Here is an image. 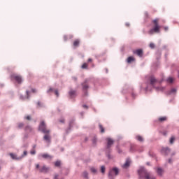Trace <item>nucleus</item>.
I'll list each match as a JSON object with an SVG mask.
<instances>
[{
  "label": "nucleus",
  "mask_w": 179,
  "mask_h": 179,
  "mask_svg": "<svg viewBox=\"0 0 179 179\" xmlns=\"http://www.w3.org/2000/svg\"><path fill=\"white\" fill-rule=\"evenodd\" d=\"M131 164V160L127 159L124 164L122 165L123 169H128V166Z\"/></svg>",
  "instance_id": "14"
},
{
  "label": "nucleus",
  "mask_w": 179,
  "mask_h": 179,
  "mask_svg": "<svg viewBox=\"0 0 179 179\" xmlns=\"http://www.w3.org/2000/svg\"><path fill=\"white\" fill-rule=\"evenodd\" d=\"M92 58L88 59V62H92Z\"/></svg>",
  "instance_id": "43"
},
{
  "label": "nucleus",
  "mask_w": 179,
  "mask_h": 179,
  "mask_svg": "<svg viewBox=\"0 0 179 179\" xmlns=\"http://www.w3.org/2000/svg\"><path fill=\"white\" fill-rule=\"evenodd\" d=\"M72 78H73V80H74L75 82H76L78 80V78H76L75 76L73 77Z\"/></svg>",
  "instance_id": "38"
},
{
  "label": "nucleus",
  "mask_w": 179,
  "mask_h": 179,
  "mask_svg": "<svg viewBox=\"0 0 179 179\" xmlns=\"http://www.w3.org/2000/svg\"><path fill=\"white\" fill-rule=\"evenodd\" d=\"M176 92H177V90L175 88L171 90V93H176Z\"/></svg>",
  "instance_id": "32"
},
{
  "label": "nucleus",
  "mask_w": 179,
  "mask_h": 179,
  "mask_svg": "<svg viewBox=\"0 0 179 179\" xmlns=\"http://www.w3.org/2000/svg\"><path fill=\"white\" fill-rule=\"evenodd\" d=\"M55 166L56 167H59V166H61V162L60 161H57L55 163Z\"/></svg>",
  "instance_id": "26"
},
{
  "label": "nucleus",
  "mask_w": 179,
  "mask_h": 179,
  "mask_svg": "<svg viewBox=\"0 0 179 179\" xmlns=\"http://www.w3.org/2000/svg\"><path fill=\"white\" fill-rule=\"evenodd\" d=\"M76 94V92L71 90L69 92L70 96H75V94Z\"/></svg>",
  "instance_id": "29"
},
{
  "label": "nucleus",
  "mask_w": 179,
  "mask_h": 179,
  "mask_svg": "<svg viewBox=\"0 0 179 179\" xmlns=\"http://www.w3.org/2000/svg\"><path fill=\"white\" fill-rule=\"evenodd\" d=\"M40 157H43V159H48L49 160H51L52 159V157L48 154H41L40 155Z\"/></svg>",
  "instance_id": "11"
},
{
  "label": "nucleus",
  "mask_w": 179,
  "mask_h": 179,
  "mask_svg": "<svg viewBox=\"0 0 179 179\" xmlns=\"http://www.w3.org/2000/svg\"><path fill=\"white\" fill-rule=\"evenodd\" d=\"M158 121H159V122H164V121H167V117H159Z\"/></svg>",
  "instance_id": "19"
},
{
  "label": "nucleus",
  "mask_w": 179,
  "mask_h": 179,
  "mask_svg": "<svg viewBox=\"0 0 179 179\" xmlns=\"http://www.w3.org/2000/svg\"><path fill=\"white\" fill-rule=\"evenodd\" d=\"M157 173L158 176H163V173H164V171H163L162 169V168H157Z\"/></svg>",
  "instance_id": "15"
},
{
  "label": "nucleus",
  "mask_w": 179,
  "mask_h": 179,
  "mask_svg": "<svg viewBox=\"0 0 179 179\" xmlns=\"http://www.w3.org/2000/svg\"><path fill=\"white\" fill-rule=\"evenodd\" d=\"M174 141H176V138L172 136L170 139V143L172 145V143H174Z\"/></svg>",
  "instance_id": "27"
},
{
  "label": "nucleus",
  "mask_w": 179,
  "mask_h": 179,
  "mask_svg": "<svg viewBox=\"0 0 179 179\" xmlns=\"http://www.w3.org/2000/svg\"><path fill=\"white\" fill-rule=\"evenodd\" d=\"M10 156L11 158H13V160H20L21 159H23L24 156H27V151H24L23 155L22 157H17V156L13 153H10Z\"/></svg>",
  "instance_id": "6"
},
{
  "label": "nucleus",
  "mask_w": 179,
  "mask_h": 179,
  "mask_svg": "<svg viewBox=\"0 0 179 179\" xmlns=\"http://www.w3.org/2000/svg\"><path fill=\"white\" fill-rule=\"evenodd\" d=\"M30 92H29V91H27V96H29V94Z\"/></svg>",
  "instance_id": "45"
},
{
  "label": "nucleus",
  "mask_w": 179,
  "mask_h": 179,
  "mask_svg": "<svg viewBox=\"0 0 179 179\" xmlns=\"http://www.w3.org/2000/svg\"><path fill=\"white\" fill-rule=\"evenodd\" d=\"M149 82H150V85H151V86H152V87H155V85L156 83H157V80L155 78V76H151L149 78Z\"/></svg>",
  "instance_id": "7"
},
{
  "label": "nucleus",
  "mask_w": 179,
  "mask_h": 179,
  "mask_svg": "<svg viewBox=\"0 0 179 179\" xmlns=\"http://www.w3.org/2000/svg\"><path fill=\"white\" fill-rule=\"evenodd\" d=\"M83 90H87V89H89V84L87 83V80H86L83 84Z\"/></svg>",
  "instance_id": "12"
},
{
  "label": "nucleus",
  "mask_w": 179,
  "mask_h": 179,
  "mask_svg": "<svg viewBox=\"0 0 179 179\" xmlns=\"http://www.w3.org/2000/svg\"><path fill=\"white\" fill-rule=\"evenodd\" d=\"M107 149H110L114 145V140L113 138H107Z\"/></svg>",
  "instance_id": "9"
},
{
  "label": "nucleus",
  "mask_w": 179,
  "mask_h": 179,
  "mask_svg": "<svg viewBox=\"0 0 179 179\" xmlns=\"http://www.w3.org/2000/svg\"><path fill=\"white\" fill-rule=\"evenodd\" d=\"M10 78L11 80H15L17 83L20 84L23 82V78H22V76L17 74H12Z\"/></svg>",
  "instance_id": "4"
},
{
  "label": "nucleus",
  "mask_w": 179,
  "mask_h": 179,
  "mask_svg": "<svg viewBox=\"0 0 179 179\" xmlns=\"http://www.w3.org/2000/svg\"><path fill=\"white\" fill-rule=\"evenodd\" d=\"M25 120H27L28 121H30V120H31V117L29 115H28V116L25 117Z\"/></svg>",
  "instance_id": "34"
},
{
  "label": "nucleus",
  "mask_w": 179,
  "mask_h": 179,
  "mask_svg": "<svg viewBox=\"0 0 179 179\" xmlns=\"http://www.w3.org/2000/svg\"><path fill=\"white\" fill-rule=\"evenodd\" d=\"M24 127V124L22 122H20L17 124V128L18 129H22Z\"/></svg>",
  "instance_id": "21"
},
{
  "label": "nucleus",
  "mask_w": 179,
  "mask_h": 179,
  "mask_svg": "<svg viewBox=\"0 0 179 179\" xmlns=\"http://www.w3.org/2000/svg\"><path fill=\"white\" fill-rule=\"evenodd\" d=\"M178 78H179V71H178Z\"/></svg>",
  "instance_id": "52"
},
{
  "label": "nucleus",
  "mask_w": 179,
  "mask_h": 179,
  "mask_svg": "<svg viewBox=\"0 0 179 179\" xmlns=\"http://www.w3.org/2000/svg\"><path fill=\"white\" fill-rule=\"evenodd\" d=\"M55 94L57 96V97H59V92H58V90H55Z\"/></svg>",
  "instance_id": "31"
},
{
  "label": "nucleus",
  "mask_w": 179,
  "mask_h": 179,
  "mask_svg": "<svg viewBox=\"0 0 179 179\" xmlns=\"http://www.w3.org/2000/svg\"><path fill=\"white\" fill-rule=\"evenodd\" d=\"M83 176L85 178H87V176H89V174L87 173V172L85 171L83 173Z\"/></svg>",
  "instance_id": "30"
},
{
  "label": "nucleus",
  "mask_w": 179,
  "mask_h": 179,
  "mask_svg": "<svg viewBox=\"0 0 179 179\" xmlns=\"http://www.w3.org/2000/svg\"><path fill=\"white\" fill-rule=\"evenodd\" d=\"M38 106L40 107L41 106V103L40 102H38Z\"/></svg>",
  "instance_id": "46"
},
{
  "label": "nucleus",
  "mask_w": 179,
  "mask_h": 179,
  "mask_svg": "<svg viewBox=\"0 0 179 179\" xmlns=\"http://www.w3.org/2000/svg\"><path fill=\"white\" fill-rule=\"evenodd\" d=\"M162 153H163L165 155H167L170 153V150L169 148H164L162 149Z\"/></svg>",
  "instance_id": "13"
},
{
  "label": "nucleus",
  "mask_w": 179,
  "mask_h": 179,
  "mask_svg": "<svg viewBox=\"0 0 179 179\" xmlns=\"http://www.w3.org/2000/svg\"><path fill=\"white\" fill-rule=\"evenodd\" d=\"M24 129L26 132H30L31 131V127L30 126H27Z\"/></svg>",
  "instance_id": "25"
},
{
  "label": "nucleus",
  "mask_w": 179,
  "mask_h": 179,
  "mask_svg": "<svg viewBox=\"0 0 179 179\" xmlns=\"http://www.w3.org/2000/svg\"><path fill=\"white\" fill-rule=\"evenodd\" d=\"M101 172L102 173V174H104V173H106V166H101Z\"/></svg>",
  "instance_id": "24"
},
{
  "label": "nucleus",
  "mask_w": 179,
  "mask_h": 179,
  "mask_svg": "<svg viewBox=\"0 0 179 179\" xmlns=\"http://www.w3.org/2000/svg\"><path fill=\"white\" fill-rule=\"evenodd\" d=\"M65 40H66V37L64 36Z\"/></svg>",
  "instance_id": "49"
},
{
  "label": "nucleus",
  "mask_w": 179,
  "mask_h": 179,
  "mask_svg": "<svg viewBox=\"0 0 179 179\" xmlns=\"http://www.w3.org/2000/svg\"><path fill=\"white\" fill-rule=\"evenodd\" d=\"M60 122H62V124H64V122H65V120L64 119H62L59 120Z\"/></svg>",
  "instance_id": "40"
},
{
  "label": "nucleus",
  "mask_w": 179,
  "mask_h": 179,
  "mask_svg": "<svg viewBox=\"0 0 179 179\" xmlns=\"http://www.w3.org/2000/svg\"><path fill=\"white\" fill-rule=\"evenodd\" d=\"M80 43V41L78 39L74 41L73 43V47H75V48L79 47Z\"/></svg>",
  "instance_id": "17"
},
{
  "label": "nucleus",
  "mask_w": 179,
  "mask_h": 179,
  "mask_svg": "<svg viewBox=\"0 0 179 179\" xmlns=\"http://www.w3.org/2000/svg\"><path fill=\"white\" fill-rule=\"evenodd\" d=\"M83 108H88L87 106H86V105H83Z\"/></svg>",
  "instance_id": "41"
},
{
  "label": "nucleus",
  "mask_w": 179,
  "mask_h": 179,
  "mask_svg": "<svg viewBox=\"0 0 179 179\" xmlns=\"http://www.w3.org/2000/svg\"><path fill=\"white\" fill-rule=\"evenodd\" d=\"M134 54H136L138 57H142L143 55V50L142 49H138L133 51Z\"/></svg>",
  "instance_id": "10"
},
{
  "label": "nucleus",
  "mask_w": 179,
  "mask_h": 179,
  "mask_svg": "<svg viewBox=\"0 0 179 179\" xmlns=\"http://www.w3.org/2000/svg\"><path fill=\"white\" fill-rule=\"evenodd\" d=\"M166 82L168 83H173L174 82V78L173 77H169L167 79H166Z\"/></svg>",
  "instance_id": "18"
},
{
  "label": "nucleus",
  "mask_w": 179,
  "mask_h": 179,
  "mask_svg": "<svg viewBox=\"0 0 179 179\" xmlns=\"http://www.w3.org/2000/svg\"><path fill=\"white\" fill-rule=\"evenodd\" d=\"M54 179H58V175H55Z\"/></svg>",
  "instance_id": "42"
},
{
  "label": "nucleus",
  "mask_w": 179,
  "mask_h": 179,
  "mask_svg": "<svg viewBox=\"0 0 179 179\" xmlns=\"http://www.w3.org/2000/svg\"><path fill=\"white\" fill-rule=\"evenodd\" d=\"M99 129H100L101 133L104 134L105 129H104V127H103V125L99 124Z\"/></svg>",
  "instance_id": "22"
},
{
  "label": "nucleus",
  "mask_w": 179,
  "mask_h": 179,
  "mask_svg": "<svg viewBox=\"0 0 179 179\" xmlns=\"http://www.w3.org/2000/svg\"><path fill=\"white\" fill-rule=\"evenodd\" d=\"M134 61H135V57H129L127 58V64H131V62H134Z\"/></svg>",
  "instance_id": "16"
},
{
  "label": "nucleus",
  "mask_w": 179,
  "mask_h": 179,
  "mask_svg": "<svg viewBox=\"0 0 179 179\" xmlns=\"http://www.w3.org/2000/svg\"><path fill=\"white\" fill-rule=\"evenodd\" d=\"M32 93H36V90H31Z\"/></svg>",
  "instance_id": "44"
},
{
  "label": "nucleus",
  "mask_w": 179,
  "mask_h": 179,
  "mask_svg": "<svg viewBox=\"0 0 179 179\" xmlns=\"http://www.w3.org/2000/svg\"><path fill=\"white\" fill-rule=\"evenodd\" d=\"M159 22H160V19L156 18L152 21V24H154L152 29L148 31V34H155V33H160V29L162 27L159 24Z\"/></svg>",
  "instance_id": "2"
},
{
  "label": "nucleus",
  "mask_w": 179,
  "mask_h": 179,
  "mask_svg": "<svg viewBox=\"0 0 179 179\" xmlns=\"http://www.w3.org/2000/svg\"><path fill=\"white\" fill-rule=\"evenodd\" d=\"M36 168L38 170L40 173H48L50 171V168L47 167L46 166H43L40 167V164H37L36 165Z\"/></svg>",
  "instance_id": "5"
},
{
  "label": "nucleus",
  "mask_w": 179,
  "mask_h": 179,
  "mask_svg": "<svg viewBox=\"0 0 179 179\" xmlns=\"http://www.w3.org/2000/svg\"><path fill=\"white\" fill-rule=\"evenodd\" d=\"M169 163H171V159H169Z\"/></svg>",
  "instance_id": "48"
},
{
  "label": "nucleus",
  "mask_w": 179,
  "mask_h": 179,
  "mask_svg": "<svg viewBox=\"0 0 179 179\" xmlns=\"http://www.w3.org/2000/svg\"><path fill=\"white\" fill-rule=\"evenodd\" d=\"M88 66H89V64H87V63H83L81 68H82V69H87Z\"/></svg>",
  "instance_id": "23"
},
{
  "label": "nucleus",
  "mask_w": 179,
  "mask_h": 179,
  "mask_svg": "<svg viewBox=\"0 0 179 179\" xmlns=\"http://www.w3.org/2000/svg\"><path fill=\"white\" fill-rule=\"evenodd\" d=\"M39 130L42 131L43 134H47L44 136L43 139L48 143L51 142V136H50V130L47 129V125L45 124V122L44 121H42L39 125Z\"/></svg>",
  "instance_id": "1"
},
{
  "label": "nucleus",
  "mask_w": 179,
  "mask_h": 179,
  "mask_svg": "<svg viewBox=\"0 0 179 179\" xmlns=\"http://www.w3.org/2000/svg\"><path fill=\"white\" fill-rule=\"evenodd\" d=\"M85 96H87V92H85Z\"/></svg>",
  "instance_id": "47"
},
{
  "label": "nucleus",
  "mask_w": 179,
  "mask_h": 179,
  "mask_svg": "<svg viewBox=\"0 0 179 179\" xmlns=\"http://www.w3.org/2000/svg\"><path fill=\"white\" fill-rule=\"evenodd\" d=\"M155 89L157 90H164V88H163V87H156Z\"/></svg>",
  "instance_id": "36"
},
{
  "label": "nucleus",
  "mask_w": 179,
  "mask_h": 179,
  "mask_svg": "<svg viewBox=\"0 0 179 179\" xmlns=\"http://www.w3.org/2000/svg\"><path fill=\"white\" fill-rule=\"evenodd\" d=\"M147 164H149V163H147Z\"/></svg>",
  "instance_id": "54"
},
{
  "label": "nucleus",
  "mask_w": 179,
  "mask_h": 179,
  "mask_svg": "<svg viewBox=\"0 0 179 179\" xmlns=\"http://www.w3.org/2000/svg\"><path fill=\"white\" fill-rule=\"evenodd\" d=\"M164 29L165 30V31H167V30H169V27H164Z\"/></svg>",
  "instance_id": "39"
},
{
  "label": "nucleus",
  "mask_w": 179,
  "mask_h": 179,
  "mask_svg": "<svg viewBox=\"0 0 179 179\" xmlns=\"http://www.w3.org/2000/svg\"><path fill=\"white\" fill-rule=\"evenodd\" d=\"M138 174L141 178L142 177H144L145 179H156L155 177L152 176L150 173H148V171L143 167L140 168Z\"/></svg>",
  "instance_id": "3"
},
{
  "label": "nucleus",
  "mask_w": 179,
  "mask_h": 179,
  "mask_svg": "<svg viewBox=\"0 0 179 179\" xmlns=\"http://www.w3.org/2000/svg\"><path fill=\"white\" fill-rule=\"evenodd\" d=\"M114 176H118V169L117 168H113L109 171V177H114Z\"/></svg>",
  "instance_id": "8"
},
{
  "label": "nucleus",
  "mask_w": 179,
  "mask_h": 179,
  "mask_svg": "<svg viewBox=\"0 0 179 179\" xmlns=\"http://www.w3.org/2000/svg\"><path fill=\"white\" fill-rule=\"evenodd\" d=\"M150 48H155V43H150Z\"/></svg>",
  "instance_id": "33"
},
{
  "label": "nucleus",
  "mask_w": 179,
  "mask_h": 179,
  "mask_svg": "<svg viewBox=\"0 0 179 179\" xmlns=\"http://www.w3.org/2000/svg\"><path fill=\"white\" fill-rule=\"evenodd\" d=\"M136 139H137L138 142H143V137H142V136H136Z\"/></svg>",
  "instance_id": "20"
},
{
  "label": "nucleus",
  "mask_w": 179,
  "mask_h": 179,
  "mask_svg": "<svg viewBox=\"0 0 179 179\" xmlns=\"http://www.w3.org/2000/svg\"><path fill=\"white\" fill-rule=\"evenodd\" d=\"M90 171H92V173H93L94 174H96V173H97V169H94V168H91Z\"/></svg>",
  "instance_id": "28"
},
{
  "label": "nucleus",
  "mask_w": 179,
  "mask_h": 179,
  "mask_svg": "<svg viewBox=\"0 0 179 179\" xmlns=\"http://www.w3.org/2000/svg\"><path fill=\"white\" fill-rule=\"evenodd\" d=\"M53 91H54V89L50 88V89L48 90V93H51V92H53Z\"/></svg>",
  "instance_id": "37"
},
{
  "label": "nucleus",
  "mask_w": 179,
  "mask_h": 179,
  "mask_svg": "<svg viewBox=\"0 0 179 179\" xmlns=\"http://www.w3.org/2000/svg\"><path fill=\"white\" fill-rule=\"evenodd\" d=\"M164 135H166V133H164Z\"/></svg>",
  "instance_id": "51"
},
{
  "label": "nucleus",
  "mask_w": 179,
  "mask_h": 179,
  "mask_svg": "<svg viewBox=\"0 0 179 179\" xmlns=\"http://www.w3.org/2000/svg\"><path fill=\"white\" fill-rule=\"evenodd\" d=\"M31 155H36V150H31Z\"/></svg>",
  "instance_id": "35"
},
{
  "label": "nucleus",
  "mask_w": 179,
  "mask_h": 179,
  "mask_svg": "<svg viewBox=\"0 0 179 179\" xmlns=\"http://www.w3.org/2000/svg\"><path fill=\"white\" fill-rule=\"evenodd\" d=\"M36 148V145L34 146V148Z\"/></svg>",
  "instance_id": "53"
},
{
  "label": "nucleus",
  "mask_w": 179,
  "mask_h": 179,
  "mask_svg": "<svg viewBox=\"0 0 179 179\" xmlns=\"http://www.w3.org/2000/svg\"><path fill=\"white\" fill-rule=\"evenodd\" d=\"M94 142H96V139L94 140Z\"/></svg>",
  "instance_id": "50"
}]
</instances>
